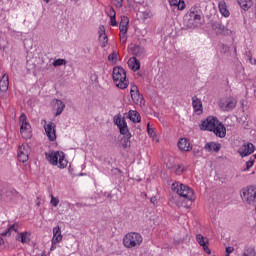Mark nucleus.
<instances>
[{"instance_id": "f257e3e1", "label": "nucleus", "mask_w": 256, "mask_h": 256, "mask_svg": "<svg viewBox=\"0 0 256 256\" xmlns=\"http://www.w3.org/2000/svg\"><path fill=\"white\" fill-rule=\"evenodd\" d=\"M199 128L201 131H213L214 135L220 137V139H223L227 135V128H225L223 123L219 122L217 117L208 116L201 122Z\"/></svg>"}, {"instance_id": "f03ea898", "label": "nucleus", "mask_w": 256, "mask_h": 256, "mask_svg": "<svg viewBox=\"0 0 256 256\" xmlns=\"http://www.w3.org/2000/svg\"><path fill=\"white\" fill-rule=\"evenodd\" d=\"M113 83L118 89H127L129 87V80H127V72L120 66H116L112 71Z\"/></svg>"}, {"instance_id": "7ed1b4c3", "label": "nucleus", "mask_w": 256, "mask_h": 256, "mask_svg": "<svg viewBox=\"0 0 256 256\" xmlns=\"http://www.w3.org/2000/svg\"><path fill=\"white\" fill-rule=\"evenodd\" d=\"M171 189L180 197H184V199H187L188 201H195V193L188 185L180 182H174L172 183Z\"/></svg>"}, {"instance_id": "20e7f679", "label": "nucleus", "mask_w": 256, "mask_h": 256, "mask_svg": "<svg viewBox=\"0 0 256 256\" xmlns=\"http://www.w3.org/2000/svg\"><path fill=\"white\" fill-rule=\"evenodd\" d=\"M143 243V236L137 232H129L123 238V245L126 249H139Z\"/></svg>"}, {"instance_id": "39448f33", "label": "nucleus", "mask_w": 256, "mask_h": 256, "mask_svg": "<svg viewBox=\"0 0 256 256\" xmlns=\"http://www.w3.org/2000/svg\"><path fill=\"white\" fill-rule=\"evenodd\" d=\"M46 158L48 159L49 163L51 165H57L59 169H65L68 165L67 159H65V153L60 151H53L46 155Z\"/></svg>"}, {"instance_id": "423d86ee", "label": "nucleus", "mask_w": 256, "mask_h": 256, "mask_svg": "<svg viewBox=\"0 0 256 256\" xmlns=\"http://www.w3.org/2000/svg\"><path fill=\"white\" fill-rule=\"evenodd\" d=\"M240 197L247 205H256V186H248L241 190Z\"/></svg>"}, {"instance_id": "0eeeda50", "label": "nucleus", "mask_w": 256, "mask_h": 256, "mask_svg": "<svg viewBox=\"0 0 256 256\" xmlns=\"http://www.w3.org/2000/svg\"><path fill=\"white\" fill-rule=\"evenodd\" d=\"M185 23L189 29L199 27L201 25V13L195 9H191L185 15Z\"/></svg>"}, {"instance_id": "6e6552de", "label": "nucleus", "mask_w": 256, "mask_h": 256, "mask_svg": "<svg viewBox=\"0 0 256 256\" xmlns=\"http://www.w3.org/2000/svg\"><path fill=\"white\" fill-rule=\"evenodd\" d=\"M113 123L118 127L120 135H123L126 139H131V132H129L127 122L121 114L114 116Z\"/></svg>"}, {"instance_id": "1a4fd4ad", "label": "nucleus", "mask_w": 256, "mask_h": 256, "mask_svg": "<svg viewBox=\"0 0 256 256\" xmlns=\"http://www.w3.org/2000/svg\"><path fill=\"white\" fill-rule=\"evenodd\" d=\"M19 124H20V134L23 139H31L32 132H31V124L27 121V116L25 113H22L19 117Z\"/></svg>"}, {"instance_id": "9d476101", "label": "nucleus", "mask_w": 256, "mask_h": 256, "mask_svg": "<svg viewBox=\"0 0 256 256\" xmlns=\"http://www.w3.org/2000/svg\"><path fill=\"white\" fill-rule=\"evenodd\" d=\"M218 105L222 111H233L237 107V98L233 96L221 98Z\"/></svg>"}, {"instance_id": "9b49d317", "label": "nucleus", "mask_w": 256, "mask_h": 256, "mask_svg": "<svg viewBox=\"0 0 256 256\" xmlns=\"http://www.w3.org/2000/svg\"><path fill=\"white\" fill-rule=\"evenodd\" d=\"M44 123V125H43ZM41 124L43 125V128L46 133V137L49 141H56L57 140V131H56V125L53 122H48L47 120H42Z\"/></svg>"}, {"instance_id": "f8f14e48", "label": "nucleus", "mask_w": 256, "mask_h": 256, "mask_svg": "<svg viewBox=\"0 0 256 256\" xmlns=\"http://www.w3.org/2000/svg\"><path fill=\"white\" fill-rule=\"evenodd\" d=\"M211 27L213 31H216L217 35H224L225 37H229L233 34V31L225 27V25L221 24V22H212Z\"/></svg>"}, {"instance_id": "ddd939ff", "label": "nucleus", "mask_w": 256, "mask_h": 256, "mask_svg": "<svg viewBox=\"0 0 256 256\" xmlns=\"http://www.w3.org/2000/svg\"><path fill=\"white\" fill-rule=\"evenodd\" d=\"M252 153H255V145H253L251 142L244 143L238 149V154L240 157H249V155H252Z\"/></svg>"}, {"instance_id": "4468645a", "label": "nucleus", "mask_w": 256, "mask_h": 256, "mask_svg": "<svg viewBox=\"0 0 256 256\" xmlns=\"http://www.w3.org/2000/svg\"><path fill=\"white\" fill-rule=\"evenodd\" d=\"M17 158L21 163H27L29 161V146H19Z\"/></svg>"}, {"instance_id": "2eb2a0df", "label": "nucleus", "mask_w": 256, "mask_h": 256, "mask_svg": "<svg viewBox=\"0 0 256 256\" xmlns=\"http://www.w3.org/2000/svg\"><path fill=\"white\" fill-rule=\"evenodd\" d=\"M130 95L132 100L136 105H142L143 104V95L139 93V89L136 85H132L130 89Z\"/></svg>"}, {"instance_id": "dca6fc26", "label": "nucleus", "mask_w": 256, "mask_h": 256, "mask_svg": "<svg viewBox=\"0 0 256 256\" xmlns=\"http://www.w3.org/2000/svg\"><path fill=\"white\" fill-rule=\"evenodd\" d=\"M99 41H100V46L102 48L107 47V43H109V38H107V34H105V26L101 25L99 26Z\"/></svg>"}, {"instance_id": "f3484780", "label": "nucleus", "mask_w": 256, "mask_h": 256, "mask_svg": "<svg viewBox=\"0 0 256 256\" xmlns=\"http://www.w3.org/2000/svg\"><path fill=\"white\" fill-rule=\"evenodd\" d=\"M196 241L200 245V247H203V249H204L205 253H207V255H211V249H209V246H207V243L209 242V240H207V238H204L203 235L198 234L196 236Z\"/></svg>"}, {"instance_id": "a211bd4d", "label": "nucleus", "mask_w": 256, "mask_h": 256, "mask_svg": "<svg viewBox=\"0 0 256 256\" xmlns=\"http://www.w3.org/2000/svg\"><path fill=\"white\" fill-rule=\"evenodd\" d=\"M130 53L134 55L135 57H144L145 56V48L140 45H131L129 47Z\"/></svg>"}, {"instance_id": "6ab92c4d", "label": "nucleus", "mask_w": 256, "mask_h": 256, "mask_svg": "<svg viewBox=\"0 0 256 256\" xmlns=\"http://www.w3.org/2000/svg\"><path fill=\"white\" fill-rule=\"evenodd\" d=\"M192 107L195 113H198V115L203 113V102H201V99H199L197 96L192 97Z\"/></svg>"}, {"instance_id": "aec40b11", "label": "nucleus", "mask_w": 256, "mask_h": 256, "mask_svg": "<svg viewBox=\"0 0 256 256\" xmlns=\"http://www.w3.org/2000/svg\"><path fill=\"white\" fill-rule=\"evenodd\" d=\"M16 241H19L23 245L30 243L31 242V232H28V231L20 232L16 236Z\"/></svg>"}, {"instance_id": "412c9836", "label": "nucleus", "mask_w": 256, "mask_h": 256, "mask_svg": "<svg viewBox=\"0 0 256 256\" xmlns=\"http://www.w3.org/2000/svg\"><path fill=\"white\" fill-rule=\"evenodd\" d=\"M119 29L120 34L127 35V31H129V18L127 16L121 17Z\"/></svg>"}, {"instance_id": "4be33fe9", "label": "nucleus", "mask_w": 256, "mask_h": 256, "mask_svg": "<svg viewBox=\"0 0 256 256\" xmlns=\"http://www.w3.org/2000/svg\"><path fill=\"white\" fill-rule=\"evenodd\" d=\"M178 148L180 149V151H185V152H189L192 149L191 143L189 142V140L187 138L179 139Z\"/></svg>"}, {"instance_id": "5701e85b", "label": "nucleus", "mask_w": 256, "mask_h": 256, "mask_svg": "<svg viewBox=\"0 0 256 256\" xmlns=\"http://www.w3.org/2000/svg\"><path fill=\"white\" fill-rule=\"evenodd\" d=\"M205 151H208V153H218V151H221V144H217L215 142H208L204 146Z\"/></svg>"}, {"instance_id": "b1692460", "label": "nucleus", "mask_w": 256, "mask_h": 256, "mask_svg": "<svg viewBox=\"0 0 256 256\" xmlns=\"http://www.w3.org/2000/svg\"><path fill=\"white\" fill-rule=\"evenodd\" d=\"M128 67L132 71H139V69H141V63L139 62V60H137L136 57H131L128 60Z\"/></svg>"}, {"instance_id": "393cba45", "label": "nucleus", "mask_w": 256, "mask_h": 256, "mask_svg": "<svg viewBox=\"0 0 256 256\" xmlns=\"http://www.w3.org/2000/svg\"><path fill=\"white\" fill-rule=\"evenodd\" d=\"M9 89V76L4 74L0 80V91L5 93Z\"/></svg>"}, {"instance_id": "a878e982", "label": "nucleus", "mask_w": 256, "mask_h": 256, "mask_svg": "<svg viewBox=\"0 0 256 256\" xmlns=\"http://www.w3.org/2000/svg\"><path fill=\"white\" fill-rule=\"evenodd\" d=\"M53 242L61 243L63 241V235H61V228L59 226L53 228Z\"/></svg>"}, {"instance_id": "bb28decb", "label": "nucleus", "mask_w": 256, "mask_h": 256, "mask_svg": "<svg viewBox=\"0 0 256 256\" xmlns=\"http://www.w3.org/2000/svg\"><path fill=\"white\" fill-rule=\"evenodd\" d=\"M128 118L130 121H132V123H141V115L139 112H137V110H130L128 112Z\"/></svg>"}, {"instance_id": "cd10ccee", "label": "nucleus", "mask_w": 256, "mask_h": 256, "mask_svg": "<svg viewBox=\"0 0 256 256\" xmlns=\"http://www.w3.org/2000/svg\"><path fill=\"white\" fill-rule=\"evenodd\" d=\"M170 7H177L178 11H183L186 7L184 0H169Z\"/></svg>"}, {"instance_id": "c85d7f7f", "label": "nucleus", "mask_w": 256, "mask_h": 256, "mask_svg": "<svg viewBox=\"0 0 256 256\" xmlns=\"http://www.w3.org/2000/svg\"><path fill=\"white\" fill-rule=\"evenodd\" d=\"M218 9L223 17H229V15H231L229 9H227V4L225 3V1L219 2Z\"/></svg>"}, {"instance_id": "c756f323", "label": "nucleus", "mask_w": 256, "mask_h": 256, "mask_svg": "<svg viewBox=\"0 0 256 256\" xmlns=\"http://www.w3.org/2000/svg\"><path fill=\"white\" fill-rule=\"evenodd\" d=\"M55 102H56L55 117H59V115H61V113H63V111H65V103H63V101H61L59 99H55Z\"/></svg>"}, {"instance_id": "7c9ffc66", "label": "nucleus", "mask_w": 256, "mask_h": 256, "mask_svg": "<svg viewBox=\"0 0 256 256\" xmlns=\"http://www.w3.org/2000/svg\"><path fill=\"white\" fill-rule=\"evenodd\" d=\"M237 2L244 11H249V9H251V5H253L252 0H237Z\"/></svg>"}, {"instance_id": "2f4dec72", "label": "nucleus", "mask_w": 256, "mask_h": 256, "mask_svg": "<svg viewBox=\"0 0 256 256\" xmlns=\"http://www.w3.org/2000/svg\"><path fill=\"white\" fill-rule=\"evenodd\" d=\"M108 15L110 17V25L112 27H117V20L115 19V15H116L115 9L110 8L109 12H108Z\"/></svg>"}, {"instance_id": "473e14b6", "label": "nucleus", "mask_w": 256, "mask_h": 256, "mask_svg": "<svg viewBox=\"0 0 256 256\" xmlns=\"http://www.w3.org/2000/svg\"><path fill=\"white\" fill-rule=\"evenodd\" d=\"M119 57V52L113 51L111 54L108 55V61L111 63H117Z\"/></svg>"}, {"instance_id": "72a5a7b5", "label": "nucleus", "mask_w": 256, "mask_h": 256, "mask_svg": "<svg viewBox=\"0 0 256 256\" xmlns=\"http://www.w3.org/2000/svg\"><path fill=\"white\" fill-rule=\"evenodd\" d=\"M53 67H61L63 65H67V60L63 58H58L53 62Z\"/></svg>"}, {"instance_id": "f704fd0d", "label": "nucleus", "mask_w": 256, "mask_h": 256, "mask_svg": "<svg viewBox=\"0 0 256 256\" xmlns=\"http://www.w3.org/2000/svg\"><path fill=\"white\" fill-rule=\"evenodd\" d=\"M8 231L10 232V234H11L12 231L17 233L19 231V223H14V224L10 225L8 227Z\"/></svg>"}, {"instance_id": "c9c22d12", "label": "nucleus", "mask_w": 256, "mask_h": 256, "mask_svg": "<svg viewBox=\"0 0 256 256\" xmlns=\"http://www.w3.org/2000/svg\"><path fill=\"white\" fill-rule=\"evenodd\" d=\"M50 203L53 207H57V205H59V198L51 195Z\"/></svg>"}, {"instance_id": "e433bc0d", "label": "nucleus", "mask_w": 256, "mask_h": 256, "mask_svg": "<svg viewBox=\"0 0 256 256\" xmlns=\"http://www.w3.org/2000/svg\"><path fill=\"white\" fill-rule=\"evenodd\" d=\"M255 163V160L250 159L246 162V168L244 169V171H249L251 169V167H253Z\"/></svg>"}, {"instance_id": "4c0bfd02", "label": "nucleus", "mask_w": 256, "mask_h": 256, "mask_svg": "<svg viewBox=\"0 0 256 256\" xmlns=\"http://www.w3.org/2000/svg\"><path fill=\"white\" fill-rule=\"evenodd\" d=\"M147 133L150 137H155V129H153L149 123L147 124Z\"/></svg>"}, {"instance_id": "58836bf2", "label": "nucleus", "mask_w": 256, "mask_h": 256, "mask_svg": "<svg viewBox=\"0 0 256 256\" xmlns=\"http://www.w3.org/2000/svg\"><path fill=\"white\" fill-rule=\"evenodd\" d=\"M183 171H185V166H183V164H179L176 168V175H181V173H183Z\"/></svg>"}, {"instance_id": "ea45409f", "label": "nucleus", "mask_w": 256, "mask_h": 256, "mask_svg": "<svg viewBox=\"0 0 256 256\" xmlns=\"http://www.w3.org/2000/svg\"><path fill=\"white\" fill-rule=\"evenodd\" d=\"M119 35H120L121 45H125V43H127V34H119Z\"/></svg>"}, {"instance_id": "a19ab883", "label": "nucleus", "mask_w": 256, "mask_h": 256, "mask_svg": "<svg viewBox=\"0 0 256 256\" xmlns=\"http://www.w3.org/2000/svg\"><path fill=\"white\" fill-rule=\"evenodd\" d=\"M57 243L59 242H53V240H51L50 251H55L57 249Z\"/></svg>"}, {"instance_id": "79ce46f5", "label": "nucleus", "mask_w": 256, "mask_h": 256, "mask_svg": "<svg viewBox=\"0 0 256 256\" xmlns=\"http://www.w3.org/2000/svg\"><path fill=\"white\" fill-rule=\"evenodd\" d=\"M233 251H235V248L228 246L226 247V255H231V253H233Z\"/></svg>"}, {"instance_id": "37998d69", "label": "nucleus", "mask_w": 256, "mask_h": 256, "mask_svg": "<svg viewBox=\"0 0 256 256\" xmlns=\"http://www.w3.org/2000/svg\"><path fill=\"white\" fill-rule=\"evenodd\" d=\"M1 235L2 237H11V232L7 229V231L2 232Z\"/></svg>"}, {"instance_id": "c03bdc74", "label": "nucleus", "mask_w": 256, "mask_h": 256, "mask_svg": "<svg viewBox=\"0 0 256 256\" xmlns=\"http://www.w3.org/2000/svg\"><path fill=\"white\" fill-rule=\"evenodd\" d=\"M249 63H250L251 65H256V59L253 58V57H249Z\"/></svg>"}, {"instance_id": "a18cd8bd", "label": "nucleus", "mask_w": 256, "mask_h": 256, "mask_svg": "<svg viewBox=\"0 0 256 256\" xmlns=\"http://www.w3.org/2000/svg\"><path fill=\"white\" fill-rule=\"evenodd\" d=\"M150 203H152L153 205H157V198L156 197H151L150 198Z\"/></svg>"}, {"instance_id": "49530a36", "label": "nucleus", "mask_w": 256, "mask_h": 256, "mask_svg": "<svg viewBox=\"0 0 256 256\" xmlns=\"http://www.w3.org/2000/svg\"><path fill=\"white\" fill-rule=\"evenodd\" d=\"M117 3H116V7H123V0H116Z\"/></svg>"}, {"instance_id": "de8ad7c7", "label": "nucleus", "mask_w": 256, "mask_h": 256, "mask_svg": "<svg viewBox=\"0 0 256 256\" xmlns=\"http://www.w3.org/2000/svg\"><path fill=\"white\" fill-rule=\"evenodd\" d=\"M0 245H5V240H3V237L0 236Z\"/></svg>"}, {"instance_id": "09e8293b", "label": "nucleus", "mask_w": 256, "mask_h": 256, "mask_svg": "<svg viewBox=\"0 0 256 256\" xmlns=\"http://www.w3.org/2000/svg\"><path fill=\"white\" fill-rule=\"evenodd\" d=\"M45 1V3H49L51 0H44Z\"/></svg>"}, {"instance_id": "8fccbe9b", "label": "nucleus", "mask_w": 256, "mask_h": 256, "mask_svg": "<svg viewBox=\"0 0 256 256\" xmlns=\"http://www.w3.org/2000/svg\"><path fill=\"white\" fill-rule=\"evenodd\" d=\"M231 254H226L225 256H230Z\"/></svg>"}]
</instances>
